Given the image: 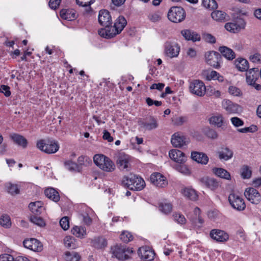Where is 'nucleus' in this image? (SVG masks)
<instances>
[{
  "instance_id": "25",
  "label": "nucleus",
  "mask_w": 261,
  "mask_h": 261,
  "mask_svg": "<svg viewBox=\"0 0 261 261\" xmlns=\"http://www.w3.org/2000/svg\"><path fill=\"white\" fill-rule=\"evenodd\" d=\"M200 182L211 190H215L219 186V183L216 179L207 176L200 179Z\"/></svg>"
},
{
  "instance_id": "24",
  "label": "nucleus",
  "mask_w": 261,
  "mask_h": 261,
  "mask_svg": "<svg viewBox=\"0 0 261 261\" xmlns=\"http://www.w3.org/2000/svg\"><path fill=\"white\" fill-rule=\"evenodd\" d=\"M129 157L123 153H120L117 161V165L121 170H128L129 167Z\"/></svg>"
},
{
  "instance_id": "45",
  "label": "nucleus",
  "mask_w": 261,
  "mask_h": 261,
  "mask_svg": "<svg viewBox=\"0 0 261 261\" xmlns=\"http://www.w3.org/2000/svg\"><path fill=\"white\" fill-rule=\"evenodd\" d=\"M241 176L244 179H248L251 177L252 171L250 167L247 165H243L241 169Z\"/></svg>"
},
{
  "instance_id": "43",
  "label": "nucleus",
  "mask_w": 261,
  "mask_h": 261,
  "mask_svg": "<svg viewBox=\"0 0 261 261\" xmlns=\"http://www.w3.org/2000/svg\"><path fill=\"white\" fill-rule=\"evenodd\" d=\"M30 220L33 224L40 227L44 226L45 225L44 220L41 217H38L37 215L31 216Z\"/></svg>"
},
{
  "instance_id": "41",
  "label": "nucleus",
  "mask_w": 261,
  "mask_h": 261,
  "mask_svg": "<svg viewBox=\"0 0 261 261\" xmlns=\"http://www.w3.org/2000/svg\"><path fill=\"white\" fill-rule=\"evenodd\" d=\"M213 19L216 21H224L226 20V17L227 16L226 13L222 11H214L211 14Z\"/></svg>"
},
{
  "instance_id": "33",
  "label": "nucleus",
  "mask_w": 261,
  "mask_h": 261,
  "mask_svg": "<svg viewBox=\"0 0 261 261\" xmlns=\"http://www.w3.org/2000/svg\"><path fill=\"white\" fill-rule=\"evenodd\" d=\"M210 123L217 127H221L224 123V118L221 114L212 116L209 119Z\"/></svg>"
},
{
  "instance_id": "34",
  "label": "nucleus",
  "mask_w": 261,
  "mask_h": 261,
  "mask_svg": "<svg viewBox=\"0 0 261 261\" xmlns=\"http://www.w3.org/2000/svg\"><path fill=\"white\" fill-rule=\"evenodd\" d=\"M11 138L17 145L22 146L23 148L27 147L28 141L22 136L14 134L11 135Z\"/></svg>"
},
{
  "instance_id": "29",
  "label": "nucleus",
  "mask_w": 261,
  "mask_h": 261,
  "mask_svg": "<svg viewBox=\"0 0 261 261\" xmlns=\"http://www.w3.org/2000/svg\"><path fill=\"white\" fill-rule=\"evenodd\" d=\"M236 67L240 71L247 70L249 68L248 62L245 59L239 58L235 60Z\"/></svg>"
},
{
  "instance_id": "51",
  "label": "nucleus",
  "mask_w": 261,
  "mask_h": 261,
  "mask_svg": "<svg viewBox=\"0 0 261 261\" xmlns=\"http://www.w3.org/2000/svg\"><path fill=\"white\" fill-rule=\"evenodd\" d=\"M120 239L125 243H128L133 240V236L128 231H123L120 236Z\"/></svg>"
},
{
  "instance_id": "11",
  "label": "nucleus",
  "mask_w": 261,
  "mask_h": 261,
  "mask_svg": "<svg viewBox=\"0 0 261 261\" xmlns=\"http://www.w3.org/2000/svg\"><path fill=\"white\" fill-rule=\"evenodd\" d=\"M138 124L141 128L145 131L152 130L159 126L156 118L153 117H150L144 120H140L138 121Z\"/></svg>"
},
{
  "instance_id": "10",
  "label": "nucleus",
  "mask_w": 261,
  "mask_h": 261,
  "mask_svg": "<svg viewBox=\"0 0 261 261\" xmlns=\"http://www.w3.org/2000/svg\"><path fill=\"white\" fill-rule=\"evenodd\" d=\"M222 107L228 114H238L242 112L241 106L229 99L223 100L222 102Z\"/></svg>"
},
{
  "instance_id": "64",
  "label": "nucleus",
  "mask_w": 261,
  "mask_h": 261,
  "mask_svg": "<svg viewBox=\"0 0 261 261\" xmlns=\"http://www.w3.org/2000/svg\"><path fill=\"white\" fill-rule=\"evenodd\" d=\"M13 256L9 254H4L0 255V261H14Z\"/></svg>"
},
{
  "instance_id": "26",
  "label": "nucleus",
  "mask_w": 261,
  "mask_h": 261,
  "mask_svg": "<svg viewBox=\"0 0 261 261\" xmlns=\"http://www.w3.org/2000/svg\"><path fill=\"white\" fill-rule=\"evenodd\" d=\"M182 36L187 40H191L193 42L200 40V35L196 32L190 30H184L181 31Z\"/></svg>"
},
{
  "instance_id": "40",
  "label": "nucleus",
  "mask_w": 261,
  "mask_h": 261,
  "mask_svg": "<svg viewBox=\"0 0 261 261\" xmlns=\"http://www.w3.org/2000/svg\"><path fill=\"white\" fill-rule=\"evenodd\" d=\"M71 232L75 236L82 238L86 234V230L85 227L82 226H74L71 229Z\"/></svg>"
},
{
  "instance_id": "55",
  "label": "nucleus",
  "mask_w": 261,
  "mask_h": 261,
  "mask_svg": "<svg viewBox=\"0 0 261 261\" xmlns=\"http://www.w3.org/2000/svg\"><path fill=\"white\" fill-rule=\"evenodd\" d=\"M173 217L174 220L179 224H184L186 222V218L184 216L181 214L175 213L173 214Z\"/></svg>"
},
{
  "instance_id": "49",
  "label": "nucleus",
  "mask_w": 261,
  "mask_h": 261,
  "mask_svg": "<svg viewBox=\"0 0 261 261\" xmlns=\"http://www.w3.org/2000/svg\"><path fill=\"white\" fill-rule=\"evenodd\" d=\"M148 19L153 22L159 21L162 18V14L160 12H154L149 14Z\"/></svg>"
},
{
  "instance_id": "17",
  "label": "nucleus",
  "mask_w": 261,
  "mask_h": 261,
  "mask_svg": "<svg viewBox=\"0 0 261 261\" xmlns=\"http://www.w3.org/2000/svg\"><path fill=\"white\" fill-rule=\"evenodd\" d=\"M98 19L99 24L103 27H107L112 23L111 16L107 10L99 11Z\"/></svg>"
},
{
  "instance_id": "44",
  "label": "nucleus",
  "mask_w": 261,
  "mask_h": 261,
  "mask_svg": "<svg viewBox=\"0 0 261 261\" xmlns=\"http://www.w3.org/2000/svg\"><path fill=\"white\" fill-rule=\"evenodd\" d=\"M61 17L64 19L71 20L75 18V14L72 13L71 14L70 10L63 9L60 12Z\"/></svg>"
},
{
  "instance_id": "22",
  "label": "nucleus",
  "mask_w": 261,
  "mask_h": 261,
  "mask_svg": "<svg viewBox=\"0 0 261 261\" xmlns=\"http://www.w3.org/2000/svg\"><path fill=\"white\" fill-rule=\"evenodd\" d=\"M259 76V70L257 68H253L246 73V80L248 85L255 84Z\"/></svg>"
},
{
  "instance_id": "32",
  "label": "nucleus",
  "mask_w": 261,
  "mask_h": 261,
  "mask_svg": "<svg viewBox=\"0 0 261 261\" xmlns=\"http://www.w3.org/2000/svg\"><path fill=\"white\" fill-rule=\"evenodd\" d=\"M213 172L218 177L225 179H230V173L225 169L221 168H214Z\"/></svg>"
},
{
  "instance_id": "58",
  "label": "nucleus",
  "mask_w": 261,
  "mask_h": 261,
  "mask_svg": "<svg viewBox=\"0 0 261 261\" xmlns=\"http://www.w3.org/2000/svg\"><path fill=\"white\" fill-rule=\"evenodd\" d=\"M228 92L230 94L234 96H239L241 95L240 89L234 86H230L228 88Z\"/></svg>"
},
{
  "instance_id": "46",
  "label": "nucleus",
  "mask_w": 261,
  "mask_h": 261,
  "mask_svg": "<svg viewBox=\"0 0 261 261\" xmlns=\"http://www.w3.org/2000/svg\"><path fill=\"white\" fill-rule=\"evenodd\" d=\"M172 209V206L170 203L162 202L159 205V210L165 214L170 213Z\"/></svg>"
},
{
  "instance_id": "19",
  "label": "nucleus",
  "mask_w": 261,
  "mask_h": 261,
  "mask_svg": "<svg viewBox=\"0 0 261 261\" xmlns=\"http://www.w3.org/2000/svg\"><path fill=\"white\" fill-rule=\"evenodd\" d=\"M170 159L174 162L182 164L186 161L187 157L185 153L178 149H172L169 152Z\"/></svg>"
},
{
  "instance_id": "56",
  "label": "nucleus",
  "mask_w": 261,
  "mask_h": 261,
  "mask_svg": "<svg viewBox=\"0 0 261 261\" xmlns=\"http://www.w3.org/2000/svg\"><path fill=\"white\" fill-rule=\"evenodd\" d=\"M249 59L253 63L261 64V54L257 53L251 55L249 57Z\"/></svg>"
},
{
  "instance_id": "35",
  "label": "nucleus",
  "mask_w": 261,
  "mask_h": 261,
  "mask_svg": "<svg viewBox=\"0 0 261 261\" xmlns=\"http://www.w3.org/2000/svg\"><path fill=\"white\" fill-rule=\"evenodd\" d=\"M126 24L127 21L125 18L123 16H120L115 20L114 27L120 33Z\"/></svg>"
},
{
  "instance_id": "5",
  "label": "nucleus",
  "mask_w": 261,
  "mask_h": 261,
  "mask_svg": "<svg viewBox=\"0 0 261 261\" xmlns=\"http://www.w3.org/2000/svg\"><path fill=\"white\" fill-rule=\"evenodd\" d=\"M111 252L113 255L119 260H125L129 258L133 253L132 249L126 248L123 246L116 245L111 247Z\"/></svg>"
},
{
  "instance_id": "1",
  "label": "nucleus",
  "mask_w": 261,
  "mask_h": 261,
  "mask_svg": "<svg viewBox=\"0 0 261 261\" xmlns=\"http://www.w3.org/2000/svg\"><path fill=\"white\" fill-rule=\"evenodd\" d=\"M122 182L123 186L133 191H141L145 186V181L142 178L132 174L124 176Z\"/></svg>"
},
{
  "instance_id": "16",
  "label": "nucleus",
  "mask_w": 261,
  "mask_h": 261,
  "mask_svg": "<svg viewBox=\"0 0 261 261\" xmlns=\"http://www.w3.org/2000/svg\"><path fill=\"white\" fill-rule=\"evenodd\" d=\"M171 142L174 147H181L187 145L189 143V140L184 135L176 133L172 136Z\"/></svg>"
},
{
  "instance_id": "18",
  "label": "nucleus",
  "mask_w": 261,
  "mask_h": 261,
  "mask_svg": "<svg viewBox=\"0 0 261 261\" xmlns=\"http://www.w3.org/2000/svg\"><path fill=\"white\" fill-rule=\"evenodd\" d=\"M98 34L102 37L107 39H110L119 34V32L112 24L105 27L98 31Z\"/></svg>"
},
{
  "instance_id": "37",
  "label": "nucleus",
  "mask_w": 261,
  "mask_h": 261,
  "mask_svg": "<svg viewBox=\"0 0 261 261\" xmlns=\"http://www.w3.org/2000/svg\"><path fill=\"white\" fill-rule=\"evenodd\" d=\"M64 166L70 171L71 172H80L81 167H80L77 164L72 162L71 160H67L64 162Z\"/></svg>"
},
{
  "instance_id": "2",
  "label": "nucleus",
  "mask_w": 261,
  "mask_h": 261,
  "mask_svg": "<svg viewBox=\"0 0 261 261\" xmlns=\"http://www.w3.org/2000/svg\"><path fill=\"white\" fill-rule=\"evenodd\" d=\"M93 162L97 166L105 172H111L115 169L113 162L103 154H95L93 156Z\"/></svg>"
},
{
  "instance_id": "30",
  "label": "nucleus",
  "mask_w": 261,
  "mask_h": 261,
  "mask_svg": "<svg viewBox=\"0 0 261 261\" xmlns=\"http://www.w3.org/2000/svg\"><path fill=\"white\" fill-rule=\"evenodd\" d=\"M205 76V79L207 81L218 80L220 82H222L224 81V77L221 75L218 72L216 71L213 70L211 72H204L203 73Z\"/></svg>"
},
{
  "instance_id": "12",
  "label": "nucleus",
  "mask_w": 261,
  "mask_h": 261,
  "mask_svg": "<svg viewBox=\"0 0 261 261\" xmlns=\"http://www.w3.org/2000/svg\"><path fill=\"white\" fill-rule=\"evenodd\" d=\"M23 244L25 248L35 252L41 251L43 248L42 243L39 240L34 238L24 240Z\"/></svg>"
},
{
  "instance_id": "21",
  "label": "nucleus",
  "mask_w": 261,
  "mask_h": 261,
  "mask_svg": "<svg viewBox=\"0 0 261 261\" xmlns=\"http://www.w3.org/2000/svg\"><path fill=\"white\" fill-rule=\"evenodd\" d=\"M217 153L219 159L224 161L230 160L233 155V151L227 146L221 147Z\"/></svg>"
},
{
  "instance_id": "7",
  "label": "nucleus",
  "mask_w": 261,
  "mask_h": 261,
  "mask_svg": "<svg viewBox=\"0 0 261 261\" xmlns=\"http://www.w3.org/2000/svg\"><path fill=\"white\" fill-rule=\"evenodd\" d=\"M221 60V55L217 51H211L205 54V61L206 63L216 69L220 68Z\"/></svg>"
},
{
  "instance_id": "63",
  "label": "nucleus",
  "mask_w": 261,
  "mask_h": 261,
  "mask_svg": "<svg viewBox=\"0 0 261 261\" xmlns=\"http://www.w3.org/2000/svg\"><path fill=\"white\" fill-rule=\"evenodd\" d=\"M234 22L237 25L238 28H239L240 31L245 28L246 22L243 19L238 18Z\"/></svg>"
},
{
  "instance_id": "14",
  "label": "nucleus",
  "mask_w": 261,
  "mask_h": 261,
  "mask_svg": "<svg viewBox=\"0 0 261 261\" xmlns=\"http://www.w3.org/2000/svg\"><path fill=\"white\" fill-rule=\"evenodd\" d=\"M138 253L141 258L145 261H151L153 260L155 255L154 252L146 246L140 248Z\"/></svg>"
},
{
  "instance_id": "9",
  "label": "nucleus",
  "mask_w": 261,
  "mask_h": 261,
  "mask_svg": "<svg viewBox=\"0 0 261 261\" xmlns=\"http://www.w3.org/2000/svg\"><path fill=\"white\" fill-rule=\"evenodd\" d=\"M228 200L231 206L237 211H243L246 207L244 199L237 194H230L228 197Z\"/></svg>"
},
{
  "instance_id": "61",
  "label": "nucleus",
  "mask_w": 261,
  "mask_h": 261,
  "mask_svg": "<svg viewBox=\"0 0 261 261\" xmlns=\"http://www.w3.org/2000/svg\"><path fill=\"white\" fill-rule=\"evenodd\" d=\"M203 38L206 42L208 43H214L216 42L215 37L208 33L203 34Z\"/></svg>"
},
{
  "instance_id": "52",
  "label": "nucleus",
  "mask_w": 261,
  "mask_h": 261,
  "mask_svg": "<svg viewBox=\"0 0 261 261\" xmlns=\"http://www.w3.org/2000/svg\"><path fill=\"white\" fill-rule=\"evenodd\" d=\"M187 121L185 117H175L172 118V122L174 125L180 126Z\"/></svg>"
},
{
  "instance_id": "20",
  "label": "nucleus",
  "mask_w": 261,
  "mask_h": 261,
  "mask_svg": "<svg viewBox=\"0 0 261 261\" xmlns=\"http://www.w3.org/2000/svg\"><path fill=\"white\" fill-rule=\"evenodd\" d=\"M150 182L158 187L165 186L167 182L166 178L160 173H153L150 177Z\"/></svg>"
},
{
  "instance_id": "53",
  "label": "nucleus",
  "mask_w": 261,
  "mask_h": 261,
  "mask_svg": "<svg viewBox=\"0 0 261 261\" xmlns=\"http://www.w3.org/2000/svg\"><path fill=\"white\" fill-rule=\"evenodd\" d=\"M77 162V165L81 167L82 165L86 166L87 164H89L91 161L88 157L81 155L78 158Z\"/></svg>"
},
{
  "instance_id": "42",
  "label": "nucleus",
  "mask_w": 261,
  "mask_h": 261,
  "mask_svg": "<svg viewBox=\"0 0 261 261\" xmlns=\"http://www.w3.org/2000/svg\"><path fill=\"white\" fill-rule=\"evenodd\" d=\"M65 258L66 261H79L81 256L76 252L67 251L65 253Z\"/></svg>"
},
{
  "instance_id": "31",
  "label": "nucleus",
  "mask_w": 261,
  "mask_h": 261,
  "mask_svg": "<svg viewBox=\"0 0 261 261\" xmlns=\"http://www.w3.org/2000/svg\"><path fill=\"white\" fill-rule=\"evenodd\" d=\"M45 196L49 199L55 202H58L60 200L59 193L54 188H50L44 191Z\"/></svg>"
},
{
  "instance_id": "57",
  "label": "nucleus",
  "mask_w": 261,
  "mask_h": 261,
  "mask_svg": "<svg viewBox=\"0 0 261 261\" xmlns=\"http://www.w3.org/2000/svg\"><path fill=\"white\" fill-rule=\"evenodd\" d=\"M61 227L65 230H67L69 227V222L67 217H63L60 221Z\"/></svg>"
},
{
  "instance_id": "27",
  "label": "nucleus",
  "mask_w": 261,
  "mask_h": 261,
  "mask_svg": "<svg viewBox=\"0 0 261 261\" xmlns=\"http://www.w3.org/2000/svg\"><path fill=\"white\" fill-rule=\"evenodd\" d=\"M219 51L222 55L228 60L231 61L236 57L234 52L230 48L222 46L219 48Z\"/></svg>"
},
{
  "instance_id": "48",
  "label": "nucleus",
  "mask_w": 261,
  "mask_h": 261,
  "mask_svg": "<svg viewBox=\"0 0 261 261\" xmlns=\"http://www.w3.org/2000/svg\"><path fill=\"white\" fill-rule=\"evenodd\" d=\"M0 224L6 228H9L11 225L10 218L8 215H3L0 218Z\"/></svg>"
},
{
  "instance_id": "38",
  "label": "nucleus",
  "mask_w": 261,
  "mask_h": 261,
  "mask_svg": "<svg viewBox=\"0 0 261 261\" xmlns=\"http://www.w3.org/2000/svg\"><path fill=\"white\" fill-rule=\"evenodd\" d=\"M64 245L66 247L74 249L78 247V244L75 239L71 236H66L64 240Z\"/></svg>"
},
{
  "instance_id": "28",
  "label": "nucleus",
  "mask_w": 261,
  "mask_h": 261,
  "mask_svg": "<svg viewBox=\"0 0 261 261\" xmlns=\"http://www.w3.org/2000/svg\"><path fill=\"white\" fill-rule=\"evenodd\" d=\"M29 207L33 214V215H38L44 210L43 203L41 201L31 202L29 204Z\"/></svg>"
},
{
  "instance_id": "62",
  "label": "nucleus",
  "mask_w": 261,
  "mask_h": 261,
  "mask_svg": "<svg viewBox=\"0 0 261 261\" xmlns=\"http://www.w3.org/2000/svg\"><path fill=\"white\" fill-rule=\"evenodd\" d=\"M176 170L179 172L184 174H189L190 171L188 167L185 165H179L176 166Z\"/></svg>"
},
{
  "instance_id": "47",
  "label": "nucleus",
  "mask_w": 261,
  "mask_h": 261,
  "mask_svg": "<svg viewBox=\"0 0 261 261\" xmlns=\"http://www.w3.org/2000/svg\"><path fill=\"white\" fill-rule=\"evenodd\" d=\"M203 6L208 9L214 10L218 7V5L215 0H203Z\"/></svg>"
},
{
  "instance_id": "4",
  "label": "nucleus",
  "mask_w": 261,
  "mask_h": 261,
  "mask_svg": "<svg viewBox=\"0 0 261 261\" xmlns=\"http://www.w3.org/2000/svg\"><path fill=\"white\" fill-rule=\"evenodd\" d=\"M167 17L173 22H180L185 19L186 12L181 7H172L168 11Z\"/></svg>"
},
{
  "instance_id": "60",
  "label": "nucleus",
  "mask_w": 261,
  "mask_h": 261,
  "mask_svg": "<svg viewBox=\"0 0 261 261\" xmlns=\"http://www.w3.org/2000/svg\"><path fill=\"white\" fill-rule=\"evenodd\" d=\"M230 120L232 124L236 127H239L244 125L243 121L238 117H232Z\"/></svg>"
},
{
  "instance_id": "54",
  "label": "nucleus",
  "mask_w": 261,
  "mask_h": 261,
  "mask_svg": "<svg viewBox=\"0 0 261 261\" xmlns=\"http://www.w3.org/2000/svg\"><path fill=\"white\" fill-rule=\"evenodd\" d=\"M95 0H76V4L80 6L88 7L91 9L90 5L94 2Z\"/></svg>"
},
{
  "instance_id": "3",
  "label": "nucleus",
  "mask_w": 261,
  "mask_h": 261,
  "mask_svg": "<svg viewBox=\"0 0 261 261\" xmlns=\"http://www.w3.org/2000/svg\"><path fill=\"white\" fill-rule=\"evenodd\" d=\"M37 147L46 153H54L58 151L59 144L55 140H40L37 143Z\"/></svg>"
},
{
  "instance_id": "50",
  "label": "nucleus",
  "mask_w": 261,
  "mask_h": 261,
  "mask_svg": "<svg viewBox=\"0 0 261 261\" xmlns=\"http://www.w3.org/2000/svg\"><path fill=\"white\" fill-rule=\"evenodd\" d=\"M225 28L226 30L232 33H237L240 31L234 22L226 23L225 25Z\"/></svg>"
},
{
  "instance_id": "15",
  "label": "nucleus",
  "mask_w": 261,
  "mask_h": 261,
  "mask_svg": "<svg viewBox=\"0 0 261 261\" xmlns=\"http://www.w3.org/2000/svg\"><path fill=\"white\" fill-rule=\"evenodd\" d=\"M210 235L213 239L219 242H225L229 239L228 234L220 229H212L210 231Z\"/></svg>"
},
{
  "instance_id": "59",
  "label": "nucleus",
  "mask_w": 261,
  "mask_h": 261,
  "mask_svg": "<svg viewBox=\"0 0 261 261\" xmlns=\"http://www.w3.org/2000/svg\"><path fill=\"white\" fill-rule=\"evenodd\" d=\"M8 192L11 195H16L19 193V189L17 185L11 184L8 187Z\"/></svg>"
},
{
  "instance_id": "8",
  "label": "nucleus",
  "mask_w": 261,
  "mask_h": 261,
  "mask_svg": "<svg viewBox=\"0 0 261 261\" xmlns=\"http://www.w3.org/2000/svg\"><path fill=\"white\" fill-rule=\"evenodd\" d=\"M244 196L246 199L253 204H258L261 201V195L255 189L247 188L244 191Z\"/></svg>"
},
{
  "instance_id": "36",
  "label": "nucleus",
  "mask_w": 261,
  "mask_h": 261,
  "mask_svg": "<svg viewBox=\"0 0 261 261\" xmlns=\"http://www.w3.org/2000/svg\"><path fill=\"white\" fill-rule=\"evenodd\" d=\"M182 193L184 196L191 200H196L198 198V195L196 191L191 188H186L182 191Z\"/></svg>"
},
{
  "instance_id": "13",
  "label": "nucleus",
  "mask_w": 261,
  "mask_h": 261,
  "mask_svg": "<svg viewBox=\"0 0 261 261\" xmlns=\"http://www.w3.org/2000/svg\"><path fill=\"white\" fill-rule=\"evenodd\" d=\"M180 50L179 46L175 42H167L165 45L166 54L170 58L176 57Z\"/></svg>"
},
{
  "instance_id": "39",
  "label": "nucleus",
  "mask_w": 261,
  "mask_h": 261,
  "mask_svg": "<svg viewBox=\"0 0 261 261\" xmlns=\"http://www.w3.org/2000/svg\"><path fill=\"white\" fill-rule=\"evenodd\" d=\"M92 242L93 246L97 249L104 248L107 245V240L102 237L95 238Z\"/></svg>"
},
{
  "instance_id": "23",
  "label": "nucleus",
  "mask_w": 261,
  "mask_h": 261,
  "mask_svg": "<svg viewBox=\"0 0 261 261\" xmlns=\"http://www.w3.org/2000/svg\"><path fill=\"white\" fill-rule=\"evenodd\" d=\"M191 156L192 160L202 165H206L208 162V157L201 152L192 151Z\"/></svg>"
},
{
  "instance_id": "6",
  "label": "nucleus",
  "mask_w": 261,
  "mask_h": 261,
  "mask_svg": "<svg viewBox=\"0 0 261 261\" xmlns=\"http://www.w3.org/2000/svg\"><path fill=\"white\" fill-rule=\"evenodd\" d=\"M189 90L193 94L202 96L205 93L206 87L203 82L199 80H195L190 82Z\"/></svg>"
}]
</instances>
